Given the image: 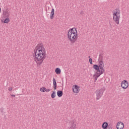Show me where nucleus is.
I'll return each instance as SVG.
<instances>
[{
  "instance_id": "obj_14",
  "label": "nucleus",
  "mask_w": 129,
  "mask_h": 129,
  "mask_svg": "<svg viewBox=\"0 0 129 129\" xmlns=\"http://www.w3.org/2000/svg\"><path fill=\"white\" fill-rule=\"evenodd\" d=\"M57 95L58 97H62L63 95V91H57Z\"/></svg>"
},
{
  "instance_id": "obj_6",
  "label": "nucleus",
  "mask_w": 129,
  "mask_h": 129,
  "mask_svg": "<svg viewBox=\"0 0 129 129\" xmlns=\"http://www.w3.org/2000/svg\"><path fill=\"white\" fill-rule=\"evenodd\" d=\"M100 70H101V74H103L104 73V63L103 61L99 62L98 65Z\"/></svg>"
},
{
  "instance_id": "obj_24",
  "label": "nucleus",
  "mask_w": 129,
  "mask_h": 129,
  "mask_svg": "<svg viewBox=\"0 0 129 129\" xmlns=\"http://www.w3.org/2000/svg\"><path fill=\"white\" fill-rule=\"evenodd\" d=\"M107 129H112V128L111 127V126L108 125V128Z\"/></svg>"
},
{
  "instance_id": "obj_23",
  "label": "nucleus",
  "mask_w": 129,
  "mask_h": 129,
  "mask_svg": "<svg viewBox=\"0 0 129 129\" xmlns=\"http://www.w3.org/2000/svg\"><path fill=\"white\" fill-rule=\"evenodd\" d=\"M8 90H9V91H12V90H13V88H9L8 89Z\"/></svg>"
},
{
  "instance_id": "obj_22",
  "label": "nucleus",
  "mask_w": 129,
  "mask_h": 129,
  "mask_svg": "<svg viewBox=\"0 0 129 129\" xmlns=\"http://www.w3.org/2000/svg\"><path fill=\"white\" fill-rule=\"evenodd\" d=\"M50 89H47L45 88V92L46 91V92H49L50 91Z\"/></svg>"
},
{
  "instance_id": "obj_13",
  "label": "nucleus",
  "mask_w": 129,
  "mask_h": 129,
  "mask_svg": "<svg viewBox=\"0 0 129 129\" xmlns=\"http://www.w3.org/2000/svg\"><path fill=\"white\" fill-rule=\"evenodd\" d=\"M102 126L104 129L108 128V123L107 122H104Z\"/></svg>"
},
{
  "instance_id": "obj_20",
  "label": "nucleus",
  "mask_w": 129,
  "mask_h": 129,
  "mask_svg": "<svg viewBox=\"0 0 129 129\" xmlns=\"http://www.w3.org/2000/svg\"><path fill=\"white\" fill-rule=\"evenodd\" d=\"M40 90L41 92H45V90H46V88L42 87L40 89Z\"/></svg>"
},
{
  "instance_id": "obj_19",
  "label": "nucleus",
  "mask_w": 129,
  "mask_h": 129,
  "mask_svg": "<svg viewBox=\"0 0 129 129\" xmlns=\"http://www.w3.org/2000/svg\"><path fill=\"white\" fill-rule=\"evenodd\" d=\"M72 128H76V124H74V122H73L71 124Z\"/></svg>"
},
{
  "instance_id": "obj_16",
  "label": "nucleus",
  "mask_w": 129,
  "mask_h": 129,
  "mask_svg": "<svg viewBox=\"0 0 129 129\" xmlns=\"http://www.w3.org/2000/svg\"><path fill=\"white\" fill-rule=\"evenodd\" d=\"M2 22L5 24H9V23H10V19H9V17H7L4 21L2 20Z\"/></svg>"
},
{
  "instance_id": "obj_12",
  "label": "nucleus",
  "mask_w": 129,
  "mask_h": 129,
  "mask_svg": "<svg viewBox=\"0 0 129 129\" xmlns=\"http://www.w3.org/2000/svg\"><path fill=\"white\" fill-rule=\"evenodd\" d=\"M53 88L54 90H56V88L57 87V82H56V80L55 79V78L53 79Z\"/></svg>"
},
{
  "instance_id": "obj_8",
  "label": "nucleus",
  "mask_w": 129,
  "mask_h": 129,
  "mask_svg": "<svg viewBox=\"0 0 129 129\" xmlns=\"http://www.w3.org/2000/svg\"><path fill=\"white\" fill-rule=\"evenodd\" d=\"M124 127V124L122 122H118L116 124L117 129H123Z\"/></svg>"
},
{
  "instance_id": "obj_28",
  "label": "nucleus",
  "mask_w": 129,
  "mask_h": 129,
  "mask_svg": "<svg viewBox=\"0 0 129 129\" xmlns=\"http://www.w3.org/2000/svg\"><path fill=\"white\" fill-rule=\"evenodd\" d=\"M88 58H90V56H89Z\"/></svg>"
},
{
  "instance_id": "obj_4",
  "label": "nucleus",
  "mask_w": 129,
  "mask_h": 129,
  "mask_svg": "<svg viewBox=\"0 0 129 129\" xmlns=\"http://www.w3.org/2000/svg\"><path fill=\"white\" fill-rule=\"evenodd\" d=\"M93 68L96 70V74H95L93 76V77L95 80V82H96V80H97V78L101 75V71L99 69V67L97 64H94L93 66Z\"/></svg>"
},
{
  "instance_id": "obj_9",
  "label": "nucleus",
  "mask_w": 129,
  "mask_h": 129,
  "mask_svg": "<svg viewBox=\"0 0 129 129\" xmlns=\"http://www.w3.org/2000/svg\"><path fill=\"white\" fill-rule=\"evenodd\" d=\"M80 87L77 86V85H75V87L73 88V91L74 93H78L79 91H80V89H79Z\"/></svg>"
},
{
  "instance_id": "obj_1",
  "label": "nucleus",
  "mask_w": 129,
  "mask_h": 129,
  "mask_svg": "<svg viewBox=\"0 0 129 129\" xmlns=\"http://www.w3.org/2000/svg\"><path fill=\"white\" fill-rule=\"evenodd\" d=\"M34 54L36 58L35 61L37 65L43 64V61L45 60L47 56L46 50L44 46H43V44L39 43L36 46L34 49Z\"/></svg>"
},
{
  "instance_id": "obj_25",
  "label": "nucleus",
  "mask_w": 129,
  "mask_h": 129,
  "mask_svg": "<svg viewBox=\"0 0 129 129\" xmlns=\"http://www.w3.org/2000/svg\"><path fill=\"white\" fill-rule=\"evenodd\" d=\"M11 96H12L13 97H16V95H11Z\"/></svg>"
},
{
  "instance_id": "obj_15",
  "label": "nucleus",
  "mask_w": 129,
  "mask_h": 129,
  "mask_svg": "<svg viewBox=\"0 0 129 129\" xmlns=\"http://www.w3.org/2000/svg\"><path fill=\"white\" fill-rule=\"evenodd\" d=\"M102 54H100L99 55L98 61L99 62H103V56H102Z\"/></svg>"
},
{
  "instance_id": "obj_27",
  "label": "nucleus",
  "mask_w": 129,
  "mask_h": 129,
  "mask_svg": "<svg viewBox=\"0 0 129 129\" xmlns=\"http://www.w3.org/2000/svg\"><path fill=\"white\" fill-rule=\"evenodd\" d=\"M2 12V9L0 8V13Z\"/></svg>"
},
{
  "instance_id": "obj_2",
  "label": "nucleus",
  "mask_w": 129,
  "mask_h": 129,
  "mask_svg": "<svg viewBox=\"0 0 129 129\" xmlns=\"http://www.w3.org/2000/svg\"><path fill=\"white\" fill-rule=\"evenodd\" d=\"M77 35V30H76V28H73L69 30L68 33V38L72 44H74V43L76 42L78 39Z\"/></svg>"
},
{
  "instance_id": "obj_5",
  "label": "nucleus",
  "mask_w": 129,
  "mask_h": 129,
  "mask_svg": "<svg viewBox=\"0 0 129 129\" xmlns=\"http://www.w3.org/2000/svg\"><path fill=\"white\" fill-rule=\"evenodd\" d=\"M104 91H105V88H102L101 89H98L96 91V100H99V99L101 98L102 95H103Z\"/></svg>"
},
{
  "instance_id": "obj_7",
  "label": "nucleus",
  "mask_w": 129,
  "mask_h": 129,
  "mask_svg": "<svg viewBox=\"0 0 129 129\" xmlns=\"http://www.w3.org/2000/svg\"><path fill=\"white\" fill-rule=\"evenodd\" d=\"M121 86L123 89H126L128 87V82L126 80H124L121 83Z\"/></svg>"
},
{
  "instance_id": "obj_11",
  "label": "nucleus",
  "mask_w": 129,
  "mask_h": 129,
  "mask_svg": "<svg viewBox=\"0 0 129 129\" xmlns=\"http://www.w3.org/2000/svg\"><path fill=\"white\" fill-rule=\"evenodd\" d=\"M54 15H55V10H54V9H52L51 10V12L50 16V18L51 20H53V19H54Z\"/></svg>"
},
{
  "instance_id": "obj_21",
  "label": "nucleus",
  "mask_w": 129,
  "mask_h": 129,
  "mask_svg": "<svg viewBox=\"0 0 129 129\" xmlns=\"http://www.w3.org/2000/svg\"><path fill=\"white\" fill-rule=\"evenodd\" d=\"M89 61L90 63L92 64V58H90L89 59Z\"/></svg>"
},
{
  "instance_id": "obj_10",
  "label": "nucleus",
  "mask_w": 129,
  "mask_h": 129,
  "mask_svg": "<svg viewBox=\"0 0 129 129\" xmlns=\"http://www.w3.org/2000/svg\"><path fill=\"white\" fill-rule=\"evenodd\" d=\"M3 16L6 18H9L10 16V12H9V9H8V8L4 10Z\"/></svg>"
},
{
  "instance_id": "obj_26",
  "label": "nucleus",
  "mask_w": 129,
  "mask_h": 129,
  "mask_svg": "<svg viewBox=\"0 0 129 129\" xmlns=\"http://www.w3.org/2000/svg\"><path fill=\"white\" fill-rule=\"evenodd\" d=\"M83 14H84L83 11H82V12H81V15H82Z\"/></svg>"
},
{
  "instance_id": "obj_18",
  "label": "nucleus",
  "mask_w": 129,
  "mask_h": 129,
  "mask_svg": "<svg viewBox=\"0 0 129 129\" xmlns=\"http://www.w3.org/2000/svg\"><path fill=\"white\" fill-rule=\"evenodd\" d=\"M51 96V98H54V97H56V92L55 91L52 92Z\"/></svg>"
},
{
  "instance_id": "obj_17",
  "label": "nucleus",
  "mask_w": 129,
  "mask_h": 129,
  "mask_svg": "<svg viewBox=\"0 0 129 129\" xmlns=\"http://www.w3.org/2000/svg\"><path fill=\"white\" fill-rule=\"evenodd\" d=\"M55 73L56 74L59 75V74H61V70L59 68H56L55 69Z\"/></svg>"
},
{
  "instance_id": "obj_3",
  "label": "nucleus",
  "mask_w": 129,
  "mask_h": 129,
  "mask_svg": "<svg viewBox=\"0 0 129 129\" xmlns=\"http://www.w3.org/2000/svg\"><path fill=\"white\" fill-rule=\"evenodd\" d=\"M120 18V10L119 9H115L113 13V20L117 25H119V19Z\"/></svg>"
}]
</instances>
